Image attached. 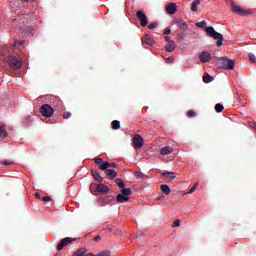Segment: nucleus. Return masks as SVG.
Here are the masks:
<instances>
[{"label":"nucleus","mask_w":256,"mask_h":256,"mask_svg":"<svg viewBox=\"0 0 256 256\" xmlns=\"http://www.w3.org/2000/svg\"><path fill=\"white\" fill-rule=\"evenodd\" d=\"M208 37H212V39H215L217 47H221L223 45V41H225V37H223V34L217 32L213 26H208L205 29Z\"/></svg>","instance_id":"nucleus-1"},{"label":"nucleus","mask_w":256,"mask_h":256,"mask_svg":"<svg viewBox=\"0 0 256 256\" xmlns=\"http://www.w3.org/2000/svg\"><path fill=\"white\" fill-rule=\"evenodd\" d=\"M218 65L221 67V69L233 71V69H235V60L227 57H221L218 59Z\"/></svg>","instance_id":"nucleus-2"},{"label":"nucleus","mask_w":256,"mask_h":256,"mask_svg":"<svg viewBox=\"0 0 256 256\" xmlns=\"http://www.w3.org/2000/svg\"><path fill=\"white\" fill-rule=\"evenodd\" d=\"M25 25H27V20H25V16L23 15L18 16L12 21V27H14L16 31L23 29Z\"/></svg>","instance_id":"nucleus-3"},{"label":"nucleus","mask_w":256,"mask_h":256,"mask_svg":"<svg viewBox=\"0 0 256 256\" xmlns=\"http://www.w3.org/2000/svg\"><path fill=\"white\" fill-rule=\"evenodd\" d=\"M8 65L11 69L17 70L22 67L23 63L19 57L11 55L8 58Z\"/></svg>","instance_id":"nucleus-4"},{"label":"nucleus","mask_w":256,"mask_h":256,"mask_svg":"<svg viewBox=\"0 0 256 256\" xmlns=\"http://www.w3.org/2000/svg\"><path fill=\"white\" fill-rule=\"evenodd\" d=\"M231 7H232V11L237 15H240L241 17L251 15L252 13L251 10L243 9L241 6H238L235 3H232Z\"/></svg>","instance_id":"nucleus-5"},{"label":"nucleus","mask_w":256,"mask_h":256,"mask_svg":"<svg viewBox=\"0 0 256 256\" xmlns=\"http://www.w3.org/2000/svg\"><path fill=\"white\" fill-rule=\"evenodd\" d=\"M43 117H53V113H55V110H53V107L49 104H44L41 106L40 110Z\"/></svg>","instance_id":"nucleus-6"},{"label":"nucleus","mask_w":256,"mask_h":256,"mask_svg":"<svg viewBox=\"0 0 256 256\" xmlns=\"http://www.w3.org/2000/svg\"><path fill=\"white\" fill-rule=\"evenodd\" d=\"M136 17L139 19L140 25L142 27H147L149 20H147V15H145V13H143V11H138L136 13Z\"/></svg>","instance_id":"nucleus-7"},{"label":"nucleus","mask_w":256,"mask_h":256,"mask_svg":"<svg viewBox=\"0 0 256 256\" xmlns=\"http://www.w3.org/2000/svg\"><path fill=\"white\" fill-rule=\"evenodd\" d=\"M73 241H75V239H73L71 237H66V238L62 239L61 242L57 246L58 251H62L63 247H67V245H69V243H73Z\"/></svg>","instance_id":"nucleus-8"},{"label":"nucleus","mask_w":256,"mask_h":256,"mask_svg":"<svg viewBox=\"0 0 256 256\" xmlns=\"http://www.w3.org/2000/svg\"><path fill=\"white\" fill-rule=\"evenodd\" d=\"M175 25L179 27V29H182L184 31H187L189 29V25H187V22L181 18H177L174 20Z\"/></svg>","instance_id":"nucleus-9"},{"label":"nucleus","mask_w":256,"mask_h":256,"mask_svg":"<svg viewBox=\"0 0 256 256\" xmlns=\"http://www.w3.org/2000/svg\"><path fill=\"white\" fill-rule=\"evenodd\" d=\"M133 143H134L136 149H141V147H143V143H144L143 137H141V135H139V134H135Z\"/></svg>","instance_id":"nucleus-10"},{"label":"nucleus","mask_w":256,"mask_h":256,"mask_svg":"<svg viewBox=\"0 0 256 256\" xmlns=\"http://www.w3.org/2000/svg\"><path fill=\"white\" fill-rule=\"evenodd\" d=\"M199 59L201 63H209V61H211V54L209 52L204 51L199 55Z\"/></svg>","instance_id":"nucleus-11"},{"label":"nucleus","mask_w":256,"mask_h":256,"mask_svg":"<svg viewBox=\"0 0 256 256\" xmlns=\"http://www.w3.org/2000/svg\"><path fill=\"white\" fill-rule=\"evenodd\" d=\"M166 11L169 15H175L177 13V4L175 3H170L166 7Z\"/></svg>","instance_id":"nucleus-12"},{"label":"nucleus","mask_w":256,"mask_h":256,"mask_svg":"<svg viewBox=\"0 0 256 256\" xmlns=\"http://www.w3.org/2000/svg\"><path fill=\"white\" fill-rule=\"evenodd\" d=\"M98 193H109V186L105 184H98L96 187Z\"/></svg>","instance_id":"nucleus-13"},{"label":"nucleus","mask_w":256,"mask_h":256,"mask_svg":"<svg viewBox=\"0 0 256 256\" xmlns=\"http://www.w3.org/2000/svg\"><path fill=\"white\" fill-rule=\"evenodd\" d=\"M117 203H127L129 201V196H125L124 194L120 193L116 197Z\"/></svg>","instance_id":"nucleus-14"},{"label":"nucleus","mask_w":256,"mask_h":256,"mask_svg":"<svg viewBox=\"0 0 256 256\" xmlns=\"http://www.w3.org/2000/svg\"><path fill=\"white\" fill-rule=\"evenodd\" d=\"M175 41H169L166 43V51L167 53H173L175 51Z\"/></svg>","instance_id":"nucleus-15"},{"label":"nucleus","mask_w":256,"mask_h":256,"mask_svg":"<svg viewBox=\"0 0 256 256\" xmlns=\"http://www.w3.org/2000/svg\"><path fill=\"white\" fill-rule=\"evenodd\" d=\"M91 175L92 177H94L95 181H98V183H101V181H103V177L97 172V170H91Z\"/></svg>","instance_id":"nucleus-16"},{"label":"nucleus","mask_w":256,"mask_h":256,"mask_svg":"<svg viewBox=\"0 0 256 256\" xmlns=\"http://www.w3.org/2000/svg\"><path fill=\"white\" fill-rule=\"evenodd\" d=\"M160 153L162 155H169V153H173V148L170 147V146H166V147H163L161 150H160Z\"/></svg>","instance_id":"nucleus-17"},{"label":"nucleus","mask_w":256,"mask_h":256,"mask_svg":"<svg viewBox=\"0 0 256 256\" xmlns=\"http://www.w3.org/2000/svg\"><path fill=\"white\" fill-rule=\"evenodd\" d=\"M106 175L107 177H110V179H115V177H117V171L114 169H108L106 170Z\"/></svg>","instance_id":"nucleus-18"},{"label":"nucleus","mask_w":256,"mask_h":256,"mask_svg":"<svg viewBox=\"0 0 256 256\" xmlns=\"http://www.w3.org/2000/svg\"><path fill=\"white\" fill-rule=\"evenodd\" d=\"M160 188L164 195H169L171 193V188L167 184H162Z\"/></svg>","instance_id":"nucleus-19"},{"label":"nucleus","mask_w":256,"mask_h":256,"mask_svg":"<svg viewBox=\"0 0 256 256\" xmlns=\"http://www.w3.org/2000/svg\"><path fill=\"white\" fill-rule=\"evenodd\" d=\"M142 43H145L146 45H150V47H153V45H155V40L147 36L146 39L142 40Z\"/></svg>","instance_id":"nucleus-20"},{"label":"nucleus","mask_w":256,"mask_h":256,"mask_svg":"<svg viewBox=\"0 0 256 256\" xmlns=\"http://www.w3.org/2000/svg\"><path fill=\"white\" fill-rule=\"evenodd\" d=\"M87 250L85 248H80L76 252L73 253L72 256H85Z\"/></svg>","instance_id":"nucleus-21"},{"label":"nucleus","mask_w":256,"mask_h":256,"mask_svg":"<svg viewBox=\"0 0 256 256\" xmlns=\"http://www.w3.org/2000/svg\"><path fill=\"white\" fill-rule=\"evenodd\" d=\"M7 137V130L4 125H0V139H5Z\"/></svg>","instance_id":"nucleus-22"},{"label":"nucleus","mask_w":256,"mask_h":256,"mask_svg":"<svg viewBox=\"0 0 256 256\" xmlns=\"http://www.w3.org/2000/svg\"><path fill=\"white\" fill-rule=\"evenodd\" d=\"M162 175L164 177H168V179H170V181H173V179H175V177H177V175H175L174 172H167V171L162 173Z\"/></svg>","instance_id":"nucleus-23"},{"label":"nucleus","mask_w":256,"mask_h":256,"mask_svg":"<svg viewBox=\"0 0 256 256\" xmlns=\"http://www.w3.org/2000/svg\"><path fill=\"white\" fill-rule=\"evenodd\" d=\"M85 256H111V252L109 250L102 251L98 253L97 255L95 254H86Z\"/></svg>","instance_id":"nucleus-24"},{"label":"nucleus","mask_w":256,"mask_h":256,"mask_svg":"<svg viewBox=\"0 0 256 256\" xmlns=\"http://www.w3.org/2000/svg\"><path fill=\"white\" fill-rule=\"evenodd\" d=\"M111 125H112V129L114 131H117V129H120L121 127V122H119V120H113Z\"/></svg>","instance_id":"nucleus-25"},{"label":"nucleus","mask_w":256,"mask_h":256,"mask_svg":"<svg viewBox=\"0 0 256 256\" xmlns=\"http://www.w3.org/2000/svg\"><path fill=\"white\" fill-rule=\"evenodd\" d=\"M109 167H111V163L102 162L99 168L101 169V171H107V169H109Z\"/></svg>","instance_id":"nucleus-26"},{"label":"nucleus","mask_w":256,"mask_h":256,"mask_svg":"<svg viewBox=\"0 0 256 256\" xmlns=\"http://www.w3.org/2000/svg\"><path fill=\"white\" fill-rule=\"evenodd\" d=\"M200 3H201L200 0H195V1L192 3L191 11L196 12V11H197V6L200 5Z\"/></svg>","instance_id":"nucleus-27"},{"label":"nucleus","mask_w":256,"mask_h":256,"mask_svg":"<svg viewBox=\"0 0 256 256\" xmlns=\"http://www.w3.org/2000/svg\"><path fill=\"white\" fill-rule=\"evenodd\" d=\"M211 81H213V76H211L210 74H206L205 76H203L204 83H211Z\"/></svg>","instance_id":"nucleus-28"},{"label":"nucleus","mask_w":256,"mask_h":256,"mask_svg":"<svg viewBox=\"0 0 256 256\" xmlns=\"http://www.w3.org/2000/svg\"><path fill=\"white\" fill-rule=\"evenodd\" d=\"M223 109H225V107L223 106V104L218 103L215 105V111L216 113H221L223 111Z\"/></svg>","instance_id":"nucleus-29"},{"label":"nucleus","mask_w":256,"mask_h":256,"mask_svg":"<svg viewBox=\"0 0 256 256\" xmlns=\"http://www.w3.org/2000/svg\"><path fill=\"white\" fill-rule=\"evenodd\" d=\"M135 177H137V179H145L147 178V175L143 172H134Z\"/></svg>","instance_id":"nucleus-30"},{"label":"nucleus","mask_w":256,"mask_h":256,"mask_svg":"<svg viewBox=\"0 0 256 256\" xmlns=\"http://www.w3.org/2000/svg\"><path fill=\"white\" fill-rule=\"evenodd\" d=\"M121 194L126 196V197H129V195H131V188H123L121 190Z\"/></svg>","instance_id":"nucleus-31"},{"label":"nucleus","mask_w":256,"mask_h":256,"mask_svg":"<svg viewBox=\"0 0 256 256\" xmlns=\"http://www.w3.org/2000/svg\"><path fill=\"white\" fill-rule=\"evenodd\" d=\"M196 27H199L200 29L207 27V21L203 20L201 22H197Z\"/></svg>","instance_id":"nucleus-32"},{"label":"nucleus","mask_w":256,"mask_h":256,"mask_svg":"<svg viewBox=\"0 0 256 256\" xmlns=\"http://www.w3.org/2000/svg\"><path fill=\"white\" fill-rule=\"evenodd\" d=\"M116 182H117L118 187H120V189H123V187H125V182L123 180L118 178L116 180Z\"/></svg>","instance_id":"nucleus-33"},{"label":"nucleus","mask_w":256,"mask_h":256,"mask_svg":"<svg viewBox=\"0 0 256 256\" xmlns=\"http://www.w3.org/2000/svg\"><path fill=\"white\" fill-rule=\"evenodd\" d=\"M248 57L252 63H256V56L253 53H249Z\"/></svg>","instance_id":"nucleus-34"},{"label":"nucleus","mask_w":256,"mask_h":256,"mask_svg":"<svg viewBox=\"0 0 256 256\" xmlns=\"http://www.w3.org/2000/svg\"><path fill=\"white\" fill-rule=\"evenodd\" d=\"M186 35L184 32H180L178 33V39H180V41H183V39H185Z\"/></svg>","instance_id":"nucleus-35"},{"label":"nucleus","mask_w":256,"mask_h":256,"mask_svg":"<svg viewBox=\"0 0 256 256\" xmlns=\"http://www.w3.org/2000/svg\"><path fill=\"white\" fill-rule=\"evenodd\" d=\"M23 43H25L24 40H19V41H16L14 45H15V47H21V45H23Z\"/></svg>","instance_id":"nucleus-36"},{"label":"nucleus","mask_w":256,"mask_h":256,"mask_svg":"<svg viewBox=\"0 0 256 256\" xmlns=\"http://www.w3.org/2000/svg\"><path fill=\"white\" fill-rule=\"evenodd\" d=\"M94 161H95L96 165H99V166L103 163V159H101V158H94Z\"/></svg>","instance_id":"nucleus-37"},{"label":"nucleus","mask_w":256,"mask_h":256,"mask_svg":"<svg viewBox=\"0 0 256 256\" xmlns=\"http://www.w3.org/2000/svg\"><path fill=\"white\" fill-rule=\"evenodd\" d=\"M155 27H157V22H153L148 25V29H155Z\"/></svg>","instance_id":"nucleus-38"},{"label":"nucleus","mask_w":256,"mask_h":256,"mask_svg":"<svg viewBox=\"0 0 256 256\" xmlns=\"http://www.w3.org/2000/svg\"><path fill=\"white\" fill-rule=\"evenodd\" d=\"M71 117V112H65L63 115L64 119H69Z\"/></svg>","instance_id":"nucleus-39"},{"label":"nucleus","mask_w":256,"mask_h":256,"mask_svg":"<svg viewBox=\"0 0 256 256\" xmlns=\"http://www.w3.org/2000/svg\"><path fill=\"white\" fill-rule=\"evenodd\" d=\"M164 35H171V28H165Z\"/></svg>","instance_id":"nucleus-40"},{"label":"nucleus","mask_w":256,"mask_h":256,"mask_svg":"<svg viewBox=\"0 0 256 256\" xmlns=\"http://www.w3.org/2000/svg\"><path fill=\"white\" fill-rule=\"evenodd\" d=\"M179 225H181V221L180 220H175L173 223V227H179Z\"/></svg>","instance_id":"nucleus-41"},{"label":"nucleus","mask_w":256,"mask_h":256,"mask_svg":"<svg viewBox=\"0 0 256 256\" xmlns=\"http://www.w3.org/2000/svg\"><path fill=\"white\" fill-rule=\"evenodd\" d=\"M188 117H195V111L189 110L188 111Z\"/></svg>","instance_id":"nucleus-42"},{"label":"nucleus","mask_w":256,"mask_h":256,"mask_svg":"<svg viewBox=\"0 0 256 256\" xmlns=\"http://www.w3.org/2000/svg\"><path fill=\"white\" fill-rule=\"evenodd\" d=\"M3 165H13V161L5 160Z\"/></svg>","instance_id":"nucleus-43"},{"label":"nucleus","mask_w":256,"mask_h":256,"mask_svg":"<svg viewBox=\"0 0 256 256\" xmlns=\"http://www.w3.org/2000/svg\"><path fill=\"white\" fill-rule=\"evenodd\" d=\"M42 201H45V202L51 201V197L50 196H45V197L42 198Z\"/></svg>","instance_id":"nucleus-44"},{"label":"nucleus","mask_w":256,"mask_h":256,"mask_svg":"<svg viewBox=\"0 0 256 256\" xmlns=\"http://www.w3.org/2000/svg\"><path fill=\"white\" fill-rule=\"evenodd\" d=\"M195 189H196L195 186H193V187L188 191V193H189V194L193 193V192L195 191Z\"/></svg>","instance_id":"nucleus-45"},{"label":"nucleus","mask_w":256,"mask_h":256,"mask_svg":"<svg viewBox=\"0 0 256 256\" xmlns=\"http://www.w3.org/2000/svg\"><path fill=\"white\" fill-rule=\"evenodd\" d=\"M173 60H174L173 57H168V58H167V61H168L169 63H173Z\"/></svg>","instance_id":"nucleus-46"},{"label":"nucleus","mask_w":256,"mask_h":256,"mask_svg":"<svg viewBox=\"0 0 256 256\" xmlns=\"http://www.w3.org/2000/svg\"><path fill=\"white\" fill-rule=\"evenodd\" d=\"M101 240V236L97 235L95 238H94V241H100Z\"/></svg>","instance_id":"nucleus-47"},{"label":"nucleus","mask_w":256,"mask_h":256,"mask_svg":"<svg viewBox=\"0 0 256 256\" xmlns=\"http://www.w3.org/2000/svg\"><path fill=\"white\" fill-rule=\"evenodd\" d=\"M35 197H37V199H39L41 197V194H39V192H36Z\"/></svg>","instance_id":"nucleus-48"},{"label":"nucleus","mask_w":256,"mask_h":256,"mask_svg":"<svg viewBox=\"0 0 256 256\" xmlns=\"http://www.w3.org/2000/svg\"><path fill=\"white\" fill-rule=\"evenodd\" d=\"M165 39H166V42H167V43H169V41H173V40H171V39L169 38V36H166Z\"/></svg>","instance_id":"nucleus-49"},{"label":"nucleus","mask_w":256,"mask_h":256,"mask_svg":"<svg viewBox=\"0 0 256 256\" xmlns=\"http://www.w3.org/2000/svg\"><path fill=\"white\" fill-rule=\"evenodd\" d=\"M21 3H29V0H20Z\"/></svg>","instance_id":"nucleus-50"},{"label":"nucleus","mask_w":256,"mask_h":256,"mask_svg":"<svg viewBox=\"0 0 256 256\" xmlns=\"http://www.w3.org/2000/svg\"><path fill=\"white\" fill-rule=\"evenodd\" d=\"M198 186H199V183L196 182V183L194 184L195 189H197Z\"/></svg>","instance_id":"nucleus-51"},{"label":"nucleus","mask_w":256,"mask_h":256,"mask_svg":"<svg viewBox=\"0 0 256 256\" xmlns=\"http://www.w3.org/2000/svg\"><path fill=\"white\" fill-rule=\"evenodd\" d=\"M110 167H115V163L110 164Z\"/></svg>","instance_id":"nucleus-52"},{"label":"nucleus","mask_w":256,"mask_h":256,"mask_svg":"<svg viewBox=\"0 0 256 256\" xmlns=\"http://www.w3.org/2000/svg\"><path fill=\"white\" fill-rule=\"evenodd\" d=\"M31 120H27L26 123H30Z\"/></svg>","instance_id":"nucleus-53"}]
</instances>
